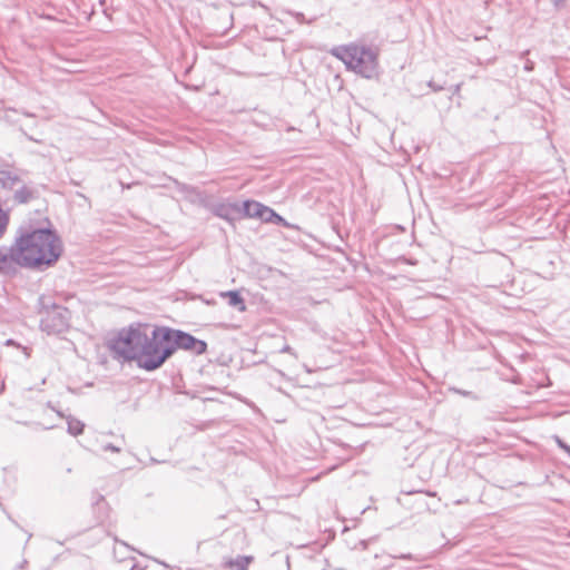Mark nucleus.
<instances>
[{
  "instance_id": "nucleus-1",
  "label": "nucleus",
  "mask_w": 570,
  "mask_h": 570,
  "mask_svg": "<svg viewBox=\"0 0 570 570\" xmlns=\"http://www.w3.org/2000/svg\"><path fill=\"white\" fill-rule=\"evenodd\" d=\"M18 265L43 269L53 265L62 254V243L51 229H36L17 240Z\"/></svg>"
},
{
  "instance_id": "nucleus-2",
  "label": "nucleus",
  "mask_w": 570,
  "mask_h": 570,
  "mask_svg": "<svg viewBox=\"0 0 570 570\" xmlns=\"http://www.w3.org/2000/svg\"><path fill=\"white\" fill-rule=\"evenodd\" d=\"M171 356L168 346L167 327H155L150 334L146 331V343L141 344L137 364L146 371L159 368Z\"/></svg>"
},
{
  "instance_id": "nucleus-3",
  "label": "nucleus",
  "mask_w": 570,
  "mask_h": 570,
  "mask_svg": "<svg viewBox=\"0 0 570 570\" xmlns=\"http://www.w3.org/2000/svg\"><path fill=\"white\" fill-rule=\"evenodd\" d=\"M331 53L342 60L347 69L364 78H372L376 75L377 55L368 47L357 45L340 46L333 48Z\"/></svg>"
},
{
  "instance_id": "nucleus-4",
  "label": "nucleus",
  "mask_w": 570,
  "mask_h": 570,
  "mask_svg": "<svg viewBox=\"0 0 570 570\" xmlns=\"http://www.w3.org/2000/svg\"><path fill=\"white\" fill-rule=\"evenodd\" d=\"M147 327H130L128 331L119 333L118 337L110 344L111 351L116 357L122 361H136L142 343H146Z\"/></svg>"
},
{
  "instance_id": "nucleus-5",
  "label": "nucleus",
  "mask_w": 570,
  "mask_h": 570,
  "mask_svg": "<svg viewBox=\"0 0 570 570\" xmlns=\"http://www.w3.org/2000/svg\"><path fill=\"white\" fill-rule=\"evenodd\" d=\"M40 328L47 334H60L69 327L70 312L68 308L51 304L47 298L39 299Z\"/></svg>"
},
{
  "instance_id": "nucleus-6",
  "label": "nucleus",
  "mask_w": 570,
  "mask_h": 570,
  "mask_svg": "<svg viewBox=\"0 0 570 570\" xmlns=\"http://www.w3.org/2000/svg\"><path fill=\"white\" fill-rule=\"evenodd\" d=\"M168 332V346L171 345V355L178 350L183 348L191 351L197 355L206 352L207 344L204 341L197 340L193 335L178 330L167 327Z\"/></svg>"
},
{
  "instance_id": "nucleus-7",
  "label": "nucleus",
  "mask_w": 570,
  "mask_h": 570,
  "mask_svg": "<svg viewBox=\"0 0 570 570\" xmlns=\"http://www.w3.org/2000/svg\"><path fill=\"white\" fill-rule=\"evenodd\" d=\"M18 265L17 244L11 248H0V273L10 274Z\"/></svg>"
},
{
  "instance_id": "nucleus-8",
  "label": "nucleus",
  "mask_w": 570,
  "mask_h": 570,
  "mask_svg": "<svg viewBox=\"0 0 570 570\" xmlns=\"http://www.w3.org/2000/svg\"><path fill=\"white\" fill-rule=\"evenodd\" d=\"M37 198V190L22 184L13 194V200L18 204H27Z\"/></svg>"
},
{
  "instance_id": "nucleus-9",
  "label": "nucleus",
  "mask_w": 570,
  "mask_h": 570,
  "mask_svg": "<svg viewBox=\"0 0 570 570\" xmlns=\"http://www.w3.org/2000/svg\"><path fill=\"white\" fill-rule=\"evenodd\" d=\"M21 180L17 174H14L10 169H0V185L3 188L13 189L16 186L20 185Z\"/></svg>"
},
{
  "instance_id": "nucleus-10",
  "label": "nucleus",
  "mask_w": 570,
  "mask_h": 570,
  "mask_svg": "<svg viewBox=\"0 0 570 570\" xmlns=\"http://www.w3.org/2000/svg\"><path fill=\"white\" fill-rule=\"evenodd\" d=\"M222 297L228 299V305L232 307L238 308V311L244 312L246 309L243 297L236 291H228L220 293Z\"/></svg>"
},
{
  "instance_id": "nucleus-11",
  "label": "nucleus",
  "mask_w": 570,
  "mask_h": 570,
  "mask_svg": "<svg viewBox=\"0 0 570 570\" xmlns=\"http://www.w3.org/2000/svg\"><path fill=\"white\" fill-rule=\"evenodd\" d=\"M262 205L263 204L255 200H245L242 204V210L244 216L249 218H258Z\"/></svg>"
},
{
  "instance_id": "nucleus-12",
  "label": "nucleus",
  "mask_w": 570,
  "mask_h": 570,
  "mask_svg": "<svg viewBox=\"0 0 570 570\" xmlns=\"http://www.w3.org/2000/svg\"><path fill=\"white\" fill-rule=\"evenodd\" d=\"M258 218L266 223H279L283 222V217L276 214L272 208L262 205Z\"/></svg>"
},
{
  "instance_id": "nucleus-13",
  "label": "nucleus",
  "mask_w": 570,
  "mask_h": 570,
  "mask_svg": "<svg viewBox=\"0 0 570 570\" xmlns=\"http://www.w3.org/2000/svg\"><path fill=\"white\" fill-rule=\"evenodd\" d=\"M83 423L76 419H69L68 420V432L71 435H79L83 431Z\"/></svg>"
},
{
  "instance_id": "nucleus-14",
  "label": "nucleus",
  "mask_w": 570,
  "mask_h": 570,
  "mask_svg": "<svg viewBox=\"0 0 570 570\" xmlns=\"http://www.w3.org/2000/svg\"><path fill=\"white\" fill-rule=\"evenodd\" d=\"M253 557H238L236 560L230 561L229 566L235 567L236 570H247Z\"/></svg>"
},
{
  "instance_id": "nucleus-15",
  "label": "nucleus",
  "mask_w": 570,
  "mask_h": 570,
  "mask_svg": "<svg viewBox=\"0 0 570 570\" xmlns=\"http://www.w3.org/2000/svg\"><path fill=\"white\" fill-rule=\"evenodd\" d=\"M9 222L8 214L0 207V238L3 236Z\"/></svg>"
},
{
  "instance_id": "nucleus-16",
  "label": "nucleus",
  "mask_w": 570,
  "mask_h": 570,
  "mask_svg": "<svg viewBox=\"0 0 570 570\" xmlns=\"http://www.w3.org/2000/svg\"><path fill=\"white\" fill-rule=\"evenodd\" d=\"M104 450H105V451L116 452V453L120 452V448L115 446V445H114V444H111V443H108V444L104 445Z\"/></svg>"
},
{
  "instance_id": "nucleus-17",
  "label": "nucleus",
  "mask_w": 570,
  "mask_h": 570,
  "mask_svg": "<svg viewBox=\"0 0 570 570\" xmlns=\"http://www.w3.org/2000/svg\"><path fill=\"white\" fill-rule=\"evenodd\" d=\"M281 353H288V354L297 357L296 353L289 345H285L284 347H282Z\"/></svg>"
},
{
  "instance_id": "nucleus-18",
  "label": "nucleus",
  "mask_w": 570,
  "mask_h": 570,
  "mask_svg": "<svg viewBox=\"0 0 570 570\" xmlns=\"http://www.w3.org/2000/svg\"><path fill=\"white\" fill-rule=\"evenodd\" d=\"M556 441L559 445L560 449H562L563 451L566 450V448L568 446L567 443H564L560 438L556 436Z\"/></svg>"
},
{
  "instance_id": "nucleus-19",
  "label": "nucleus",
  "mask_w": 570,
  "mask_h": 570,
  "mask_svg": "<svg viewBox=\"0 0 570 570\" xmlns=\"http://www.w3.org/2000/svg\"><path fill=\"white\" fill-rule=\"evenodd\" d=\"M429 87L432 88L434 91H441L443 89L442 86H438L433 81L429 82Z\"/></svg>"
},
{
  "instance_id": "nucleus-20",
  "label": "nucleus",
  "mask_w": 570,
  "mask_h": 570,
  "mask_svg": "<svg viewBox=\"0 0 570 570\" xmlns=\"http://www.w3.org/2000/svg\"><path fill=\"white\" fill-rule=\"evenodd\" d=\"M524 69L528 70V71H531L533 69V62L528 60L525 62Z\"/></svg>"
},
{
  "instance_id": "nucleus-21",
  "label": "nucleus",
  "mask_w": 570,
  "mask_h": 570,
  "mask_svg": "<svg viewBox=\"0 0 570 570\" xmlns=\"http://www.w3.org/2000/svg\"><path fill=\"white\" fill-rule=\"evenodd\" d=\"M394 558H400V559H405V560H407V559H411V554H401V556H399V557H396V556H395Z\"/></svg>"
},
{
  "instance_id": "nucleus-22",
  "label": "nucleus",
  "mask_w": 570,
  "mask_h": 570,
  "mask_svg": "<svg viewBox=\"0 0 570 570\" xmlns=\"http://www.w3.org/2000/svg\"><path fill=\"white\" fill-rule=\"evenodd\" d=\"M564 452H567L570 455V446L569 445L566 448Z\"/></svg>"
},
{
  "instance_id": "nucleus-23",
  "label": "nucleus",
  "mask_w": 570,
  "mask_h": 570,
  "mask_svg": "<svg viewBox=\"0 0 570 570\" xmlns=\"http://www.w3.org/2000/svg\"><path fill=\"white\" fill-rule=\"evenodd\" d=\"M13 344V341L12 340H8L7 341V345H12Z\"/></svg>"
},
{
  "instance_id": "nucleus-24",
  "label": "nucleus",
  "mask_w": 570,
  "mask_h": 570,
  "mask_svg": "<svg viewBox=\"0 0 570 570\" xmlns=\"http://www.w3.org/2000/svg\"><path fill=\"white\" fill-rule=\"evenodd\" d=\"M304 368L307 373H311L312 371L309 370V367H307L306 365H304Z\"/></svg>"
}]
</instances>
